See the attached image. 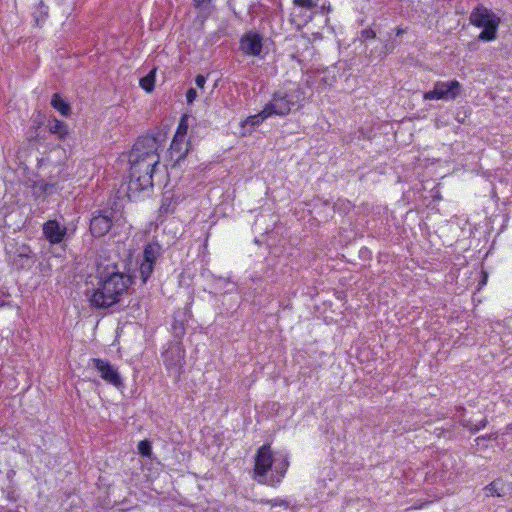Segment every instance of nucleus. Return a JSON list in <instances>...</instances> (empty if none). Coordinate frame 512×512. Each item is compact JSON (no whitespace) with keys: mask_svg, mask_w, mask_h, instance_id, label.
<instances>
[{"mask_svg":"<svg viewBox=\"0 0 512 512\" xmlns=\"http://www.w3.org/2000/svg\"><path fill=\"white\" fill-rule=\"evenodd\" d=\"M166 369L179 379L185 365V349L181 341H170L161 354Z\"/></svg>","mask_w":512,"mask_h":512,"instance_id":"nucleus-6","label":"nucleus"},{"mask_svg":"<svg viewBox=\"0 0 512 512\" xmlns=\"http://www.w3.org/2000/svg\"><path fill=\"white\" fill-rule=\"evenodd\" d=\"M469 22L473 26L482 29L478 35V40L491 42L497 38L501 19L492 10L482 4H478L473 8L469 15Z\"/></svg>","mask_w":512,"mask_h":512,"instance_id":"nucleus-4","label":"nucleus"},{"mask_svg":"<svg viewBox=\"0 0 512 512\" xmlns=\"http://www.w3.org/2000/svg\"><path fill=\"white\" fill-rule=\"evenodd\" d=\"M189 143L185 142V139H173L169 148L170 159L174 161L172 167H176L180 165V162L183 161L188 152H189Z\"/></svg>","mask_w":512,"mask_h":512,"instance_id":"nucleus-14","label":"nucleus"},{"mask_svg":"<svg viewBox=\"0 0 512 512\" xmlns=\"http://www.w3.org/2000/svg\"><path fill=\"white\" fill-rule=\"evenodd\" d=\"M155 268V264L141 260L139 266L140 278L143 284H146L151 277Z\"/></svg>","mask_w":512,"mask_h":512,"instance_id":"nucleus-26","label":"nucleus"},{"mask_svg":"<svg viewBox=\"0 0 512 512\" xmlns=\"http://www.w3.org/2000/svg\"><path fill=\"white\" fill-rule=\"evenodd\" d=\"M462 85L457 80L436 81L433 89L424 92V100L453 101L461 95Z\"/></svg>","mask_w":512,"mask_h":512,"instance_id":"nucleus-7","label":"nucleus"},{"mask_svg":"<svg viewBox=\"0 0 512 512\" xmlns=\"http://www.w3.org/2000/svg\"><path fill=\"white\" fill-rule=\"evenodd\" d=\"M460 119H462V116H459V118H457V121H459V122H463V121H462V120H460Z\"/></svg>","mask_w":512,"mask_h":512,"instance_id":"nucleus-52","label":"nucleus"},{"mask_svg":"<svg viewBox=\"0 0 512 512\" xmlns=\"http://www.w3.org/2000/svg\"><path fill=\"white\" fill-rule=\"evenodd\" d=\"M353 207L354 205L351 201L347 199H338L333 205V210L340 214L346 215L351 211Z\"/></svg>","mask_w":512,"mask_h":512,"instance_id":"nucleus-29","label":"nucleus"},{"mask_svg":"<svg viewBox=\"0 0 512 512\" xmlns=\"http://www.w3.org/2000/svg\"><path fill=\"white\" fill-rule=\"evenodd\" d=\"M376 38V32L372 28H366L360 31L359 40L363 43L367 40Z\"/></svg>","mask_w":512,"mask_h":512,"instance_id":"nucleus-34","label":"nucleus"},{"mask_svg":"<svg viewBox=\"0 0 512 512\" xmlns=\"http://www.w3.org/2000/svg\"><path fill=\"white\" fill-rule=\"evenodd\" d=\"M407 32V28H402V27H397L395 29V34L396 36H402L403 34H405Z\"/></svg>","mask_w":512,"mask_h":512,"instance_id":"nucleus-46","label":"nucleus"},{"mask_svg":"<svg viewBox=\"0 0 512 512\" xmlns=\"http://www.w3.org/2000/svg\"><path fill=\"white\" fill-rule=\"evenodd\" d=\"M36 262V254L32 251L29 245H19L13 258V264L17 270H30Z\"/></svg>","mask_w":512,"mask_h":512,"instance_id":"nucleus-12","label":"nucleus"},{"mask_svg":"<svg viewBox=\"0 0 512 512\" xmlns=\"http://www.w3.org/2000/svg\"><path fill=\"white\" fill-rule=\"evenodd\" d=\"M481 40H478V37L476 39H474L473 41L469 42L468 43V50L471 51V52H475L478 50L479 46H478V43L480 42Z\"/></svg>","mask_w":512,"mask_h":512,"instance_id":"nucleus-42","label":"nucleus"},{"mask_svg":"<svg viewBox=\"0 0 512 512\" xmlns=\"http://www.w3.org/2000/svg\"><path fill=\"white\" fill-rule=\"evenodd\" d=\"M43 236L51 245L61 244L67 236V227L57 220H48L42 225Z\"/></svg>","mask_w":512,"mask_h":512,"instance_id":"nucleus-11","label":"nucleus"},{"mask_svg":"<svg viewBox=\"0 0 512 512\" xmlns=\"http://www.w3.org/2000/svg\"><path fill=\"white\" fill-rule=\"evenodd\" d=\"M458 423L463 426L464 428H467L470 433L475 434L480 429L485 428L488 424L487 418H483L478 424H472L470 420L466 418H461L458 420Z\"/></svg>","mask_w":512,"mask_h":512,"instance_id":"nucleus-25","label":"nucleus"},{"mask_svg":"<svg viewBox=\"0 0 512 512\" xmlns=\"http://www.w3.org/2000/svg\"><path fill=\"white\" fill-rule=\"evenodd\" d=\"M138 453L143 457H151L152 443L148 439L141 440L137 446Z\"/></svg>","mask_w":512,"mask_h":512,"instance_id":"nucleus-31","label":"nucleus"},{"mask_svg":"<svg viewBox=\"0 0 512 512\" xmlns=\"http://www.w3.org/2000/svg\"><path fill=\"white\" fill-rule=\"evenodd\" d=\"M156 68H153L148 74L140 78L139 85L147 93H151L155 88Z\"/></svg>","mask_w":512,"mask_h":512,"instance_id":"nucleus-24","label":"nucleus"},{"mask_svg":"<svg viewBox=\"0 0 512 512\" xmlns=\"http://www.w3.org/2000/svg\"><path fill=\"white\" fill-rule=\"evenodd\" d=\"M197 97V91L194 88H189L186 92L187 104H192Z\"/></svg>","mask_w":512,"mask_h":512,"instance_id":"nucleus-39","label":"nucleus"},{"mask_svg":"<svg viewBox=\"0 0 512 512\" xmlns=\"http://www.w3.org/2000/svg\"><path fill=\"white\" fill-rule=\"evenodd\" d=\"M274 457L270 444H264L258 448L255 455L254 479L261 484L275 486L279 484V478L274 479V474L268 476V472L272 469Z\"/></svg>","mask_w":512,"mask_h":512,"instance_id":"nucleus-5","label":"nucleus"},{"mask_svg":"<svg viewBox=\"0 0 512 512\" xmlns=\"http://www.w3.org/2000/svg\"><path fill=\"white\" fill-rule=\"evenodd\" d=\"M484 491L487 497H504L506 495L505 483L503 482L502 479H495L490 484L484 487Z\"/></svg>","mask_w":512,"mask_h":512,"instance_id":"nucleus-19","label":"nucleus"},{"mask_svg":"<svg viewBox=\"0 0 512 512\" xmlns=\"http://www.w3.org/2000/svg\"><path fill=\"white\" fill-rule=\"evenodd\" d=\"M267 504H269L271 507H284L285 509L289 508V502L283 499H271L266 501Z\"/></svg>","mask_w":512,"mask_h":512,"instance_id":"nucleus-37","label":"nucleus"},{"mask_svg":"<svg viewBox=\"0 0 512 512\" xmlns=\"http://www.w3.org/2000/svg\"><path fill=\"white\" fill-rule=\"evenodd\" d=\"M6 498L11 502L18 501V495L16 494L15 485H8L5 489Z\"/></svg>","mask_w":512,"mask_h":512,"instance_id":"nucleus-36","label":"nucleus"},{"mask_svg":"<svg viewBox=\"0 0 512 512\" xmlns=\"http://www.w3.org/2000/svg\"><path fill=\"white\" fill-rule=\"evenodd\" d=\"M271 107H265L257 114L249 116L242 126L250 125L252 128L259 126L264 120L270 117Z\"/></svg>","mask_w":512,"mask_h":512,"instance_id":"nucleus-20","label":"nucleus"},{"mask_svg":"<svg viewBox=\"0 0 512 512\" xmlns=\"http://www.w3.org/2000/svg\"><path fill=\"white\" fill-rule=\"evenodd\" d=\"M47 127L49 132L56 135L60 140L66 139L69 134L68 125L64 121L58 120L54 116H51L48 119Z\"/></svg>","mask_w":512,"mask_h":512,"instance_id":"nucleus-15","label":"nucleus"},{"mask_svg":"<svg viewBox=\"0 0 512 512\" xmlns=\"http://www.w3.org/2000/svg\"><path fill=\"white\" fill-rule=\"evenodd\" d=\"M88 366L95 369L106 383L117 389L124 387V382L118 369L108 360L92 358L89 360Z\"/></svg>","mask_w":512,"mask_h":512,"instance_id":"nucleus-8","label":"nucleus"},{"mask_svg":"<svg viewBox=\"0 0 512 512\" xmlns=\"http://www.w3.org/2000/svg\"><path fill=\"white\" fill-rule=\"evenodd\" d=\"M284 93H286V97L289 100V103L292 107H294L295 105L299 106L301 102L305 100V91L300 86L285 91Z\"/></svg>","mask_w":512,"mask_h":512,"instance_id":"nucleus-22","label":"nucleus"},{"mask_svg":"<svg viewBox=\"0 0 512 512\" xmlns=\"http://www.w3.org/2000/svg\"><path fill=\"white\" fill-rule=\"evenodd\" d=\"M210 0H194L195 2V6L196 7H200L201 5H203L205 2H209Z\"/></svg>","mask_w":512,"mask_h":512,"instance_id":"nucleus-48","label":"nucleus"},{"mask_svg":"<svg viewBox=\"0 0 512 512\" xmlns=\"http://www.w3.org/2000/svg\"><path fill=\"white\" fill-rule=\"evenodd\" d=\"M488 278V273L486 271H481V280L479 281V289L486 284Z\"/></svg>","mask_w":512,"mask_h":512,"instance_id":"nucleus-44","label":"nucleus"},{"mask_svg":"<svg viewBox=\"0 0 512 512\" xmlns=\"http://www.w3.org/2000/svg\"><path fill=\"white\" fill-rule=\"evenodd\" d=\"M35 187H37L43 194H46V195H51L55 188H56V184L55 183H48V182H43V181H39Z\"/></svg>","mask_w":512,"mask_h":512,"instance_id":"nucleus-33","label":"nucleus"},{"mask_svg":"<svg viewBox=\"0 0 512 512\" xmlns=\"http://www.w3.org/2000/svg\"><path fill=\"white\" fill-rule=\"evenodd\" d=\"M456 411H457V413H459V419H461L462 417L465 418V412H466L465 407L457 406Z\"/></svg>","mask_w":512,"mask_h":512,"instance_id":"nucleus-45","label":"nucleus"},{"mask_svg":"<svg viewBox=\"0 0 512 512\" xmlns=\"http://www.w3.org/2000/svg\"><path fill=\"white\" fill-rule=\"evenodd\" d=\"M455 425L452 424L450 425V427H441V428H435L434 430V433L437 435V437L441 438H445L447 440H452V439H455L456 438V434H455Z\"/></svg>","mask_w":512,"mask_h":512,"instance_id":"nucleus-30","label":"nucleus"},{"mask_svg":"<svg viewBox=\"0 0 512 512\" xmlns=\"http://www.w3.org/2000/svg\"><path fill=\"white\" fill-rule=\"evenodd\" d=\"M251 280L254 283H257V282L273 283V282L276 281V279H275V270H274V268L272 266L266 265L263 268L262 273L255 272L251 276Z\"/></svg>","mask_w":512,"mask_h":512,"instance_id":"nucleus-21","label":"nucleus"},{"mask_svg":"<svg viewBox=\"0 0 512 512\" xmlns=\"http://www.w3.org/2000/svg\"><path fill=\"white\" fill-rule=\"evenodd\" d=\"M109 207L93 212L89 230L93 237L100 238L110 232L114 225H122L123 211L117 200L108 202Z\"/></svg>","mask_w":512,"mask_h":512,"instance_id":"nucleus-3","label":"nucleus"},{"mask_svg":"<svg viewBox=\"0 0 512 512\" xmlns=\"http://www.w3.org/2000/svg\"><path fill=\"white\" fill-rule=\"evenodd\" d=\"M498 438V433H490L486 435H482L476 438V442L478 443L480 440H496Z\"/></svg>","mask_w":512,"mask_h":512,"instance_id":"nucleus-41","label":"nucleus"},{"mask_svg":"<svg viewBox=\"0 0 512 512\" xmlns=\"http://www.w3.org/2000/svg\"><path fill=\"white\" fill-rule=\"evenodd\" d=\"M50 104L63 117H69L72 113L70 103L67 100H65L60 93H54L52 95Z\"/></svg>","mask_w":512,"mask_h":512,"instance_id":"nucleus-17","label":"nucleus"},{"mask_svg":"<svg viewBox=\"0 0 512 512\" xmlns=\"http://www.w3.org/2000/svg\"><path fill=\"white\" fill-rule=\"evenodd\" d=\"M15 475H16V471L15 470L10 469V470L7 471L6 477H7L8 481H9V485H15L14 480H13Z\"/></svg>","mask_w":512,"mask_h":512,"instance_id":"nucleus-43","label":"nucleus"},{"mask_svg":"<svg viewBox=\"0 0 512 512\" xmlns=\"http://www.w3.org/2000/svg\"><path fill=\"white\" fill-rule=\"evenodd\" d=\"M188 120H189V117L187 114H183L181 116L173 139H185V137L187 135L188 128H189Z\"/></svg>","mask_w":512,"mask_h":512,"instance_id":"nucleus-27","label":"nucleus"},{"mask_svg":"<svg viewBox=\"0 0 512 512\" xmlns=\"http://www.w3.org/2000/svg\"><path fill=\"white\" fill-rule=\"evenodd\" d=\"M288 467H289V461H288L287 456H283L281 459H274V464L272 467V468H274V472L276 474V475H274V479L279 478V483H280L281 480L284 478Z\"/></svg>","mask_w":512,"mask_h":512,"instance_id":"nucleus-23","label":"nucleus"},{"mask_svg":"<svg viewBox=\"0 0 512 512\" xmlns=\"http://www.w3.org/2000/svg\"><path fill=\"white\" fill-rule=\"evenodd\" d=\"M293 4L310 11L318 7L317 0H293Z\"/></svg>","mask_w":512,"mask_h":512,"instance_id":"nucleus-32","label":"nucleus"},{"mask_svg":"<svg viewBox=\"0 0 512 512\" xmlns=\"http://www.w3.org/2000/svg\"><path fill=\"white\" fill-rule=\"evenodd\" d=\"M265 107H271L270 117L286 116L290 113L292 106L286 97V93L283 91H276L272 95V99L265 105Z\"/></svg>","mask_w":512,"mask_h":512,"instance_id":"nucleus-13","label":"nucleus"},{"mask_svg":"<svg viewBox=\"0 0 512 512\" xmlns=\"http://www.w3.org/2000/svg\"><path fill=\"white\" fill-rule=\"evenodd\" d=\"M321 11L322 13H328L330 11V6L328 5L327 7L324 5H322L321 7Z\"/></svg>","mask_w":512,"mask_h":512,"instance_id":"nucleus-49","label":"nucleus"},{"mask_svg":"<svg viewBox=\"0 0 512 512\" xmlns=\"http://www.w3.org/2000/svg\"><path fill=\"white\" fill-rule=\"evenodd\" d=\"M162 255V247L158 242H149L145 245L142 253V260L156 264Z\"/></svg>","mask_w":512,"mask_h":512,"instance_id":"nucleus-16","label":"nucleus"},{"mask_svg":"<svg viewBox=\"0 0 512 512\" xmlns=\"http://www.w3.org/2000/svg\"><path fill=\"white\" fill-rule=\"evenodd\" d=\"M263 48V37L257 31H248L240 39V50L248 56H259Z\"/></svg>","mask_w":512,"mask_h":512,"instance_id":"nucleus-10","label":"nucleus"},{"mask_svg":"<svg viewBox=\"0 0 512 512\" xmlns=\"http://www.w3.org/2000/svg\"><path fill=\"white\" fill-rule=\"evenodd\" d=\"M206 83V76L199 74L195 77V84L198 88L202 89Z\"/></svg>","mask_w":512,"mask_h":512,"instance_id":"nucleus-40","label":"nucleus"},{"mask_svg":"<svg viewBox=\"0 0 512 512\" xmlns=\"http://www.w3.org/2000/svg\"><path fill=\"white\" fill-rule=\"evenodd\" d=\"M395 48V45L389 41H387L386 43H384L383 45H380V60H383L385 59V57L393 52Z\"/></svg>","mask_w":512,"mask_h":512,"instance_id":"nucleus-35","label":"nucleus"},{"mask_svg":"<svg viewBox=\"0 0 512 512\" xmlns=\"http://www.w3.org/2000/svg\"><path fill=\"white\" fill-rule=\"evenodd\" d=\"M184 314H175L172 323V335L174 337L173 341H181L186 333Z\"/></svg>","mask_w":512,"mask_h":512,"instance_id":"nucleus-18","label":"nucleus"},{"mask_svg":"<svg viewBox=\"0 0 512 512\" xmlns=\"http://www.w3.org/2000/svg\"><path fill=\"white\" fill-rule=\"evenodd\" d=\"M166 139V133L139 137L129 152V184L127 196L136 197L140 192L153 188V175L160 164L159 148Z\"/></svg>","mask_w":512,"mask_h":512,"instance_id":"nucleus-1","label":"nucleus"},{"mask_svg":"<svg viewBox=\"0 0 512 512\" xmlns=\"http://www.w3.org/2000/svg\"><path fill=\"white\" fill-rule=\"evenodd\" d=\"M460 119H462V116H459V118H457V121H459V122H463V121H462V120H460Z\"/></svg>","mask_w":512,"mask_h":512,"instance_id":"nucleus-51","label":"nucleus"},{"mask_svg":"<svg viewBox=\"0 0 512 512\" xmlns=\"http://www.w3.org/2000/svg\"><path fill=\"white\" fill-rule=\"evenodd\" d=\"M380 46H377L369 51V53L366 54V57L369 59L370 62H373L375 60H380Z\"/></svg>","mask_w":512,"mask_h":512,"instance_id":"nucleus-38","label":"nucleus"},{"mask_svg":"<svg viewBox=\"0 0 512 512\" xmlns=\"http://www.w3.org/2000/svg\"><path fill=\"white\" fill-rule=\"evenodd\" d=\"M95 278L96 286L87 291L89 305L96 310H108L120 304L130 293L136 276L121 272L117 264L112 263L98 264Z\"/></svg>","mask_w":512,"mask_h":512,"instance_id":"nucleus-2","label":"nucleus"},{"mask_svg":"<svg viewBox=\"0 0 512 512\" xmlns=\"http://www.w3.org/2000/svg\"><path fill=\"white\" fill-rule=\"evenodd\" d=\"M175 210V203H173V195L165 192L162 198V203L159 208L161 213H173Z\"/></svg>","mask_w":512,"mask_h":512,"instance_id":"nucleus-28","label":"nucleus"},{"mask_svg":"<svg viewBox=\"0 0 512 512\" xmlns=\"http://www.w3.org/2000/svg\"><path fill=\"white\" fill-rule=\"evenodd\" d=\"M335 68H323L311 71L308 79V86H316L317 90H323L327 86H332L336 82Z\"/></svg>","mask_w":512,"mask_h":512,"instance_id":"nucleus-9","label":"nucleus"},{"mask_svg":"<svg viewBox=\"0 0 512 512\" xmlns=\"http://www.w3.org/2000/svg\"><path fill=\"white\" fill-rule=\"evenodd\" d=\"M0 512H20L18 508L16 509H5L3 506H0Z\"/></svg>","mask_w":512,"mask_h":512,"instance_id":"nucleus-47","label":"nucleus"},{"mask_svg":"<svg viewBox=\"0 0 512 512\" xmlns=\"http://www.w3.org/2000/svg\"><path fill=\"white\" fill-rule=\"evenodd\" d=\"M507 432L512 431V422L506 427Z\"/></svg>","mask_w":512,"mask_h":512,"instance_id":"nucleus-50","label":"nucleus"}]
</instances>
